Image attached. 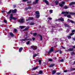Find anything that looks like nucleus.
Segmentation results:
<instances>
[{
  "instance_id": "27",
  "label": "nucleus",
  "mask_w": 75,
  "mask_h": 75,
  "mask_svg": "<svg viewBox=\"0 0 75 75\" xmlns=\"http://www.w3.org/2000/svg\"><path fill=\"white\" fill-rule=\"evenodd\" d=\"M28 28H29V27L26 28L24 29V31H27L28 30Z\"/></svg>"
},
{
  "instance_id": "12",
  "label": "nucleus",
  "mask_w": 75,
  "mask_h": 75,
  "mask_svg": "<svg viewBox=\"0 0 75 75\" xmlns=\"http://www.w3.org/2000/svg\"><path fill=\"white\" fill-rule=\"evenodd\" d=\"M55 3L56 5H58V4H59V1H55Z\"/></svg>"
},
{
  "instance_id": "52",
  "label": "nucleus",
  "mask_w": 75,
  "mask_h": 75,
  "mask_svg": "<svg viewBox=\"0 0 75 75\" xmlns=\"http://www.w3.org/2000/svg\"><path fill=\"white\" fill-rule=\"evenodd\" d=\"M49 61H52V60L51 59H49Z\"/></svg>"
},
{
  "instance_id": "10",
  "label": "nucleus",
  "mask_w": 75,
  "mask_h": 75,
  "mask_svg": "<svg viewBox=\"0 0 75 75\" xmlns=\"http://www.w3.org/2000/svg\"><path fill=\"white\" fill-rule=\"evenodd\" d=\"M64 25L65 27H70L69 25L68 24H64Z\"/></svg>"
},
{
  "instance_id": "57",
  "label": "nucleus",
  "mask_w": 75,
  "mask_h": 75,
  "mask_svg": "<svg viewBox=\"0 0 75 75\" xmlns=\"http://www.w3.org/2000/svg\"><path fill=\"white\" fill-rule=\"evenodd\" d=\"M66 32H67V33H68V32H69V30H67Z\"/></svg>"
},
{
  "instance_id": "63",
  "label": "nucleus",
  "mask_w": 75,
  "mask_h": 75,
  "mask_svg": "<svg viewBox=\"0 0 75 75\" xmlns=\"http://www.w3.org/2000/svg\"><path fill=\"white\" fill-rule=\"evenodd\" d=\"M72 69L73 70H75V68H73Z\"/></svg>"
},
{
  "instance_id": "43",
  "label": "nucleus",
  "mask_w": 75,
  "mask_h": 75,
  "mask_svg": "<svg viewBox=\"0 0 75 75\" xmlns=\"http://www.w3.org/2000/svg\"><path fill=\"white\" fill-rule=\"evenodd\" d=\"M71 20L69 19H68L67 20V21L68 22H69V23L71 22Z\"/></svg>"
},
{
  "instance_id": "55",
  "label": "nucleus",
  "mask_w": 75,
  "mask_h": 75,
  "mask_svg": "<svg viewBox=\"0 0 75 75\" xmlns=\"http://www.w3.org/2000/svg\"><path fill=\"white\" fill-rule=\"evenodd\" d=\"M70 22L71 23H74V21H73L71 20Z\"/></svg>"
},
{
  "instance_id": "36",
  "label": "nucleus",
  "mask_w": 75,
  "mask_h": 75,
  "mask_svg": "<svg viewBox=\"0 0 75 75\" xmlns=\"http://www.w3.org/2000/svg\"><path fill=\"white\" fill-rule=\"evenodd\" d=\"M4 23H7V20H6V19H4Z\"/></svg>"
},
{
  "instance_id": "56",
  "label": "nucleus",
  "mask_w": 75,
  "mask_h": 75,
  "mask_svg": "<svg viewBox=\"0 0 75 75\" xmlns=\"http://www.w3.org/2000/svg\"><path fill=\"white\" fill-rule=\"evenodd\" d=\"M35 38H32V40H33V41H34V40H35Z\"/></svg>"
},
{
  "instance_id": "61",
  "label": "nucleus",
  "mask_w": 75,
  "mask_h": 75,
  "mask_svg": "<svg viewBox=\"0 0 75 75\" xmlns=\"http://www.w3.org/2000/svg\"><path fill=\"white\" fill-rule=\"evenodd\" d=\"M59 53H60V54H61V53H62V52H61V51H60L59 52Z\"/></svg>"
},
{
  "instance_id": "23",
  "label": "nucleus",
  "mask_w": 75,
  "mask_h": 75,
  "mask_svg": "<svg viewBox=\"0 0 75 75\" xmlns=\"http://www.w3.org/2000/svg\"><path fill=\"white\" fill-rule=\"evenodd\" d=\"M39 64L40 65H41V60H39Z\"/></svg>"
},
{
  "instance_id": "15",
  "label": "nucleus",
  "mask_w": 75,
  "mask_h": 75,
  "mask_svg": "<svg viewBox=\"0 0 75 75\" xmlns=\"http://www.w3.org/2000/svg\"><path fill=\"white\" fill-rule=\"evenodd\" d=\"M38 66H37L36 67H34L33 69V70H35V69H37V68H38Z\"/></svg>"
},
{
  "instance_id": "25",
  "label": "nucleus",
  "mask_w": 75,
  "mask_h": 75,
  "mask_svg": "<svg viewBox=\"0 0 75 75\" xmlns=\"http://www.w3.org/2000/svg\"><path fill=\"white\" fill-rule=\"evenodd\" d=\"M25 27V26H20V28H21V29H23V28H24Z\"/></svg>"
},
{
  "instance_id": "42",
  "label": "nucleus",
  "mask_w": 75,
  "mask_h": 75,
  "mask_svg": "<svg viewBox=\"0 0 75 75\" xmlns=\"http://www.w3.org/2000/svg\"><path fill=\"white\" fill-rule=\"evenodd\" d=\"M23 2H26V1H28V0H23Z\"/></svg>"
},
{
  "instance_id": "41",
  "label": "nucleus",
  "mask_w": 75,
  "mask_h": 75,
  "mask_svg": "<svg viewBox=\"0 0 75 75\" xmlns=\"http://www.w3.org/2000/svg\"><path fill=\"white\" fill-rule=\"evenodd\" d=\"M52 10H50V13H52Z\"/></svg>"
},
{
  "instance_id": "59",
  "label": "nucleus",
  "mask_w": 75,
  "mask_h": 75,
  "mask_svg": "<svg viewBox=\"0 0 75 75\" xmlns=\"http://www.w3.org/2000/svg\"><path fill=\"white\" fill-rule=\"evenodd\" d=\"M73 48H75V46H73L72 47Z\"/></svg>"
},
{
  "instance_id": "44",
  "label": "nucleus",
  "mask_w": 75,
  "mask_h": 75,
  "mask_svg": "<svg viewBox=\"0 0 75 75\" xmlns=\"http://www.w3.org/2000/svg\"><path fill=\"white\" fill-rule=\"evenodd\" d=\"M14 31H15V33H16V32H17V29H14Z\"/></svg>"
},
{
  "instance_id": "18",
  "label": "nucleus",
  "mask_w": 75,
  "mask_h": 75,
  "mask_svg": "<svg viewBox=\"0 0 75 75\" xmlns=\"http://www.w3.org/2000/svg\"><path fill=\"white\" fill-rule=\"evenodd\" d=\"M13 14L12 13H11V14L10 16V18L11 19H12V18H13Z\"/></svg>"
},
{
  "instance_id": "39",
  "label": "nucleus",
  "mask_w": 75,
  "mask_h": 75,
  "mask_svg": "<svg viewBox=\"0 0 75 75\" xmlns=\"http://www.w3.org/2000/svg\"><path fill=\"white\" fill-rule=\"evenodd\" d=\"M30 41H28V42H26V44L28 45V44H30Z\"/></svg>"
},
{
  "instance_id": "58",
  "label": "nucleus",
  "mask_w": 75,
  "mask_h": 75,
  "mask_svg": "<svg viewBox=\"0 0 75 75\" xmlns=\"http://www.w3.org/2000/svg\"><path fill=\"white\" fill-rule=\"evenodd\" d=\"M67 72V70H64V72Z\"/></svg>"
},
{
  "instance_id": "64",
  "label": "nucleus",
  "mask_w": 75,
  "mask_h": 75,
  "mask_svg": "<svg viewBox=\"0 0 75 75\" xmlns=\"http://www.w3.org/2000/svg\"><path fill=\"white\" fill-rule=\"evenodd\" d=\"M64 16H67V14H64Z\"/></svg>"
},
{
  "instance_id": "6",
  "label": "nucleus",
  "mask_w": 75,
  "mask_h": 75,
  "mask_svg": "<svg viewBox=\"0 0 75 75\" xmlns=\"http://www.w3.org/2000/svg\"><path fill=\"white\" fill-rule=\"evenodd\" d=\"M74 50V49L73 48H70L67 50H66V51H73Z\"/></svg>"
},
{
  "instance_id": "45",
  "label": "nucleus",
  "mask_w": 75,
  "mask_h": 75,
  "mask_svg": "<svg viewBox=\"0 0 75 75\" xmlns=\"http://www.w3.org/2000/svg\"><path fill=\"white\" fill-rule=\"evenodd\" d=\"M62 4L63 5V4H65V2L64 1H62L61 2Z\"/></svg>"
},
{
  "instance_id": "37",
  "label": "nucleus",
  "mask_w": 75,
  "mask_h": 75,
  "mask_svg": "<svg viewBox=\"0 0 75 75\" xmlns=\"http://www.w3.org/2000/svg\"><path fill=\"white\" fill-rule=\"evenodd\" d=\"M67 37L68 39H70L71 38V36H68Z\"/></svg>"
},
{
  "instance_id": "49",
  "label": "nucleus",
  "mask_w": 75,
  "mask_h": 75,
  "mask_svg": "<svg viewBox=\"0 0 75 75\" xmlns=\"http://www.w3.org/2000/svg\"><path fill=\"white\" fill-rule=\"evenodd\" d=\"M53 59L54 60H56V59H57V58L55 57H53Z\"/></svg>"
},
{
  "instance_id": "33",
  "label": "nucleus",
  "mask_w": 75,
  "mask_h": 75,
  "mask_svg": "<svg viewBox=\"0 0 75 75\" xmlns=\"http://www.w3.org/2000/svg\"><path fill=\"white\" fill-rule=\"evenodd\" d=\"M67 17H68V18H71V15H68L67 16Z\"/></svg>"
},
{
  "instance_id": "20",
  "label": "nucleus",
  "mask_w": 75,
  "mask_h": 75,
  "mask_svg": "<svg viewBox=\"0 0 75 75\" xmlns=\"http://www.w3.org/2000/svg\"><path fill=\"white\" fill-rule=\"evenodd\" d=\"M11 12H12V10H11L9 11L8 12H7V14H10Z\"/></svg>"
},
{
  "instance_id": "48",
  "label": "nucleus",
  "mask_w": 75,
  "mask_h": 75,
  "mask_svg": "<svg viewBox=\"0 0 75 75\" xmlns=\"http://www.w3.org/2000/svg\"><path fill=\"white\" fill-rule=\"evenodd\" d=\"M12 19H13V20H16V19H17V18H16L14 17H13L12 18Z\"/></svg>"
},
{
  "instance_id": "8",
  "label": "nucleus",
  "mask_w": 75,
  "mask_h": 75,
  "mask_svg": "<svg viewBox=\"0 0 75 75\" xmlns=\"http://www.w3.org/2000/svg\"><path fill=\"white\" fill-rule=\"evenodd\" d=\"M59 20L61 21H64V19L63 18H59Z\"/></svg>"
},
{
  "instance_id": "40",
  "label": "nucleus",
  "mask_w": 75,
  "mask_h": 75,
  "mask_svg": "<svg viewBox=\"0 0 75 75\" xmlns=\"http://www.w3.org/2000/svg\"><path fill=\"white\" fill-rule=\"evenodd\" d=\"M71 55H75V53L74 52L71 53Z\"/></svg>"
},
{
  "instance_id": "54",
  "label": "nucleus",
  "mask_w": 75,
  "mask_h": 75,
  "mask_svg": "<svg viewBox=\"0 0 75 75\" xmlns=\"http://www.w3.org/2000/svg\"><path fill=\"white\" fill-rule=\"evenodd\" d=\"M26 40H29V41H31V39H26Z\"/></svg>"
},
{
  "instance_id": "35",
  "label": "nucleus",
  "mask_w": 75,
  "mask_h": 75,
  "mask_svg": "<svg viewBox=\"0 0 75 75\" xmlns=\"http://www.w3.org/2000/svg\"><path fill=\"white\" fill-rule=\"evenodd\" d=\"M37 34V33H33V35L34 36H36Z\"/></svg>"
},
{
  "instance_id": "28",
  "label": "nucleus",
  "mask_w": 75,
  "mask_h": 75,
  "mask_svg": "<svg viewBox=\"0 0 75 75\" xmlns=\"http://www.w3.org/2000/svg\"><path fill=\"white\" fill-rule=\"evenodd\" d=\"M27 40V38H25V39H22L21 40V41H25L26 40Z\"/></svg>"
},
{
  "instance_id": "5",
  "label": "nucleus",
  "mask_w": 75,
  "mask_h": 75,
  "mask_svg": "<svg viewBox=\"0 0 75 75\" xmlns=\"http://www.w3.org/2000/svg\"><path fill=\"white\" fill-rule=\"evenodd\" d=\"M12 11L13 13H17V9H15L13 10H12Z\"/></svg>"
},
{
  "instance_id": "60",
  "label": "nucleus",
  "mask_w": 75,
  "mask_h": 75,
  "mask_svg": "<svg viewBox=\"0 0 75 75\" xmlns=\"http://www.w3.org/2000/svg\"><path fill=\"white\" fill-rule=\"evenodd\" d=\"M16 7V6L13 5V7H14V8H15V7Z\"/></svg>"
},
{
  "instance_id": "47",
  "label": "nucleus",
  "mask_w": 75,
  "mask_h": 75,
  "mask_svg": "<svg viewBox=\"0 0 75 75\" xmlns=\"http://www.w3.org/2000/svg\"><path fill=\"white\" fill-rule=\"evenodd\" d=\"M75 31V30H72V31H71V32L72 33H74Z\"/></svg>"
},
{
  "instance_id": "31",
  "label": "nucleus",
  "mask_w": 75,
  "mask_h": 75,
  "mask_svg": "<svg viewBox=\"0 0 75 75\" xmlns=\"http://www.w3.org/2000/svg\"><path fill=\"white\" fill-rule=\"evenodd\" d=\"M39 0H35V3H34V4H37V3L38 2V1Z\"/></svg>"
},
{
  "instance_id": "53",
  "label": "nucleus",
  "mask_w": 75,
  "mask_h": 75,
  "mask_svg": "<svg viewBox=\"0 0 75 75\" xmlns=\"http://www.w3.org/2000/svg\"><path fill=\"white\" fill-rule=\"evenodd\" d=\"M60 61L61 62H64V59H61V60H60Z\"/></svg>"
},
{
  "instance_id": "3",
  "label": "nucleus",
  "mask_w": 75,
  "mask_h": 75,
  "mask_svg": "<svg viewBox=\"0 0 75 75\" xmlns=\"http://www.w3.org/2000/svg\"><path fill=\"white\" fill-rule=\"evenodd\" d=\"M31 48H32L33 50H35L38 48V47L36 46H32L31 47Z\"/></svg>"
},
{
  "instance_id": "21",
  "label": "nucleus",
  "mask_w": 75,
  "mask_h": 75,
  "mask_svg": "<svg viewBox=\"0 0 75 75\" xmlns=\"http://www.w3.org/2000/svg\"><path fill=\"white\" fill-rule=\"evenodd\" d=\"M35 24L33 22H31L30 23V25H34Z\"/></svg>"
},
{
  "instance_id": "46",
  "label": "nucleus",
  "mask_w": 75,
  "mask_h": 75,
  "mask_svg": "<svg viewBox=\"0 0 75 75\" xmlns=\"http://www.w3.org/2000/svg\"><path fill=\"white\" fill-rule=\"evenodd\" d=\"M47 19H49V20H52V18L51 17H48L47 18Z\"/></svg>"
},
{
  "instance_id": "16",
  "label": "nucleus",
  "mask_w": 75,
  "mask_h": 75,
  "mask_svg": "<svg viewBox=\"0 0 75 75\" xmlns=\"http://www.w3.org/2000/svg\"><path fill=\"white\" fill-rule=\"evenodd\" d=\"M56 70H54L53 71H52V74H55V73H56Z\"/></svg>"
},
{
  "instance_id": "17",
  "label": "nucleus",
  "mask_w": 75,
  "mask_h": 75,
  "mask_svg": "<svg viewBox=\"0 0 75 75\" xmlns=\"http://www.w3.org/2000/svg\"><path fill=\"white\" fill-rule=\"evenodd\" d=\"M54 65H55L54 64H51V65H50L49 66V67H54Z\"/></svg>"
},
{
  "instance_id": "1",
  "label": "nucleus",
  "mask_w": 75,
  "mask_h": 75,
  "mask_svg": "<svg viewBox=\"0 0 75 75\" xmlns=\"http://www.w3.org/2000/svg\"><path fill=\"white\" fill-rule=\"evenodd\" d=\"M62 14H69L70 15H75V12H63L61 13Z\"/></svg>"
},
{
  "instance_id": "13",
  "label": "nucleus",
  "mask_w": 75,
  "mask_h": 75,
  "mask_svg": "<svg viewBox=\"0 0 75 75\" xmlns=\"http://www.w3.org/2000/svg\"><path fill=\"white\" fill-rule=\"evenodd\" d=\"M22 50H23V47H21L20 48L19 51L20 52H21L22 51Z\"/></svg>"
},
{
  "instance_id": "11",
  "label": "nucleus",
  "mask_w": 75,
  "mask_h": 75,
  "mask_svg": "<svg viewBox=\"0 0 75 75\" xmlns=\"http://www.w3.org/2000/svg\"><path fill=\"white\" fill-rule=\"evenodd\" d=\"M38 35L40 38V40H41V41H42V35H40V34H39Z\"/></svg>"
},
{
  "instance_id": "22",
  "label": "nucleus",
  "mask_w": 75,
  "mask_h": 75,
  "mask_svg": "<svg viewBox=\"0 0 75 75\" xmlns=\"http://www.w3.org/2000/svg\"><path fill=\"white\" fill-rule=\"evenodd\" d=\"M31 7H27L26 8H25V10H27L28 9H31Z\"/></svg>"
},
{
  "instance_id": "62",
  "label": "nucleus",
  "mask_w": 75,
  "mask_h": 75,
  "mask_svg": "<svg viewBox=\"0 0 75 75\" xmlns=\"http://www.w3.org/2000/svg\"><path fill=\"white\" fill-rule=\"evenodd\" d=\"M73 40H74V41H75V38H73Z\"/></svg>"
},
{
  "instance_id": "9",
  "label": "nucleus",
  "mask_w": 75,
  "mask_h": 75,
  "mask_svg": "<svg viewBox=\"0 0 75 75\" xmlns=\"http://www.w3.org/2000/svg\"><path fill=\"white\" fill-rule=\"evenodd\" d=\"M73 4H75V2H71V3L69 4V5L71 6V5H73Z\"/></svg>"
},
{
  "instance_id": "14",
  "label": "nucleus",
  "mask_w": 75,
  "mask_h": 75,
  "mask_svg": "<svg viewBox=\"0 0 75 75\" xmlns=\"http://www.w3.org/2000/svg\"><path fill=\"white\" fill-rule=\"evenodd\" d=\"M9 34H10V36H11V37H13L14 36V35L13 34V33H9Z\"/></svg>"
},
{
  "instance_id": "7",
  "label": "nucleus",
  "mask_w": 75,
  "mask_h": 75,
  "mask_svg": "<svg viewBox=\"0 0 75 75\" xmlns=\"http://www.w3.org/2000/svg\"><path fill=\"white\" fill-rule=\"evenodd\" d=\"M33 19V18L29 17L28 19L26 20V21H29V20H31Z\"/></svg>"
},
{
  "instance_id": "51",
  "label": "nucleus",
  "mask_w": 75,
  "mask_h": 75,
  "mask_svg": "<svg viewBox=\"0 0 75 75\" xmlns=\"http://www.w3.org/2000/svg\"><path fill=\"white\" fill-rule=\"evenodd\" d=\"M61 47H62V48H63V49H65V47H63V46H61Z\"/></svg>"
},
{
  "instance_id": "4",
  "label": "nucleus",
  "mask_w": 75,
  "mask_h": 75,
  "mask_svg": "<svg viewBox=\"0 0 75 75\" xmlns=\"http://www.w3.org/2000/svg\"><path fill=\"white\" fill-rule=\"evenodd\" d=\"M19 22L21 23H24V19L23 18H22L21 19L19 20L18 21Z\"/></svg>"
},
{
  "instance_id": "24",
  "label": "nucleus",
  "mask_w": 75,
  "mask_h": 75,
  "mask_svg": "<svg viewBox=\"0 0 75 75\" xmlns=\"http://www.w3.org/2000/svg\"><path fill=\"white\" fill-rule=\"evenodd\" d=\"M35 14H40V12H39V11H37L35 12Z\"/></svg>"
},
{
  "instance_id": "32",
  "label": "nucleus",
  "mask_w": 75,
  "mask_h": 75,
  "mask_svg": "<svg viewBox=\"0 0 75 75\" xmlns=\"http://www.w3.org/2000/svg\"><path fill=\"white\" fill-rule=\"evenodd\" d=\"M74 33H70L69 35H74Z\"/></svg>"
},
{
  "instance_id": "26",
  "label": "nucleus",
  "mask_w": 75,
  "mask_h": 75,
  "mask_svg": "<svg viewBox=\"0 0 75 75\" xmlns=\"http://www.w3.org/2000/svg\"><path fill=\"white\" fill-rule=\"evenodd\" d=\"M59 5L60 7H62L63 6V5L62 3H60L59 4Z\"/></svg>"
},
{
  "instance_id": "2",
  "label": "nucleus",
  "mask_w": 75,
  "mask_h": 75,
  "mask_svg": "<svg viewBox=\"0 0 75 75\" xmlns=\"http://www.w3.org/2000/svg\"><path fill=\"white\" fill-rule=\"evenodd\" d=\"M54 51V48L53 47H51L50 49L49 50V51L48 52V55H49L52 52H53Z\"/></svg>"
},
{
  "instance_id": "50",
  "label": "nucleus",
  "mask_w": 75,
  "mask_h": 75,
  "mask_svg": "<svg viewBox=\"0 0 75 75\" xmlns=\"http://www.w3.org/2000/svg\"><path fill=\"white\" fill-rule=\"evenodd\" d=\"M60 74H61V73H57V75H60Z\"/></svg>"
},
{
  "instance_id": "29",
  "label": "nucleus",
  "mask_w": 75,
  "mask_h": 75,
  "mask_svg": "<svg viewBox=\"0 0 75 75\" xmlns=\"http://www.w3.org/2000/svg\"><path fill=\"white\" fill-rule=\"evenodd\" d=\"M45 2L46 3V4H48V1L46 0H45Z\"/></svg>"
},
{
  "instance_id": "34",
  "label": "nucleus",
  "mask_w": 75,
  "mask_h": 75,
  "mask_svg": "<svg viewBox=\"0 0 75 75\" xmlns=\"http://www.w3.org/2000/svg\"><path fill=\"white\" fill-rule=\"evenodd\" d=\"M64 9H67V8H68V7L66 6L64 7Z\"/></svg>"
},
{
  "instance_id": "30",
  "label": "nucleus",
  "mask_w": 75,
  "mask_h": 75,
  "mask_svg": "<svg viewBox=\"0 0 75 75\" xmlns=\"http://www.w3.org/2000/svg\"><path fill=\"white\" fill-rule=\"evenodd\" d=\"M38 55V54H35L33 55V57H37Z\"/></svg>"
},
{
  "instance_id": "19",
  "label": "nucleus",
  "mask_w": 75,
  "mask_h": 75,
  "mask_svg": "<svg viewBox=\"0 0 75 75\" xmlns=\"http://www.w3.org/2000/svg\"><path fill=\"white\" fill-rule=\"evenodd\" d=\"M42 72H43L42 71L40 70L39 71L38 74H41L42 73Z\"/></svg>"
},
{
  "instance_id": "38",
  "label": "nucleus",
  "mask_w": 75,
  "mask_h": 75,
  "mask_svg": "<svg viewBox=\"0 0 75 75\" xmlns=\"http://www.w3.org/2000/svg\"><path fill=\"white\" fill-rule=\"evenodd\" d=\"M36 17L37 18H39V17H40V15H36Z\"/></svg>"
}]
</instances>
